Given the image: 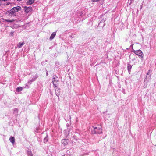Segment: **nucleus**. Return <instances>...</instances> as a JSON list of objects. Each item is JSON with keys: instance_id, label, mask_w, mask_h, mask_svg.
I'll return each instance as SVG.
<instances>
[{"instance_id": "1", "label": "nucleus", "mask_w": 156, "mask_h": 156, "mask_svg": "<svg viewBox=\"0 0 156 156\" xmlns=\"http://www.w3.org/2000/svg\"><path fill=\"white\" fill-rule=\"evenodd\" d=\"M91 133L92 134H101L102 133V130L101 126H98L97 127H93Z\"/></svg>"}, {"instance_id": "2", "label": "nucleus", "mask_w": 156, "mask_h": 156, "mask_svg": "<svg viewBox=\"0 0 156 156\" xmlns=\"http://www.w3.org/2000/svg\"><path fill=\"white\" fill-rule=\"evenodd\" d=\"M52 81L54 87H57L58 85V77L54 75L52 79Z\"/></svg>"}, {"instance_id": "3", "label": "nucleus", "mask_w": 156, "mask_h": 156, "mask_svg": "<svg viewBox=\"0 0 156 156\" xmlns=\"http://www.w3.org/2000/svg\"><path fill=\"white\" fill-rule=\"evenodd\" d=\"M133 52L135 54L139 56L140 58L142 59H143V54L141 50H138L136 51L133 50Z\"/></svg>"}, {"instance_id": "4", "label": "nucleus", "mask_w": 156, "mask_h": 156, "mask_svg": "<svg viewBox=\"0 0 156 156\" xmlns=\"http://www.w3.org/2000/svg\"><path fill=\"white\" fill-rule=\"evenodd\" d=\"M24 8L25 12L27 13H28L31 12L32 10V8L31 7L25 6Z\"/></svg>"}, {"instance_id": "5", "label": "nucleus", "mask_w": 156, "mask_h": 156, "mask_svg": "<svg viewBox=\"0 0 156 156\" xmlns=\"http://www.w3.org/2000/svg\"><path fill=\"white\" fill-rule=\"evenodd\" d=\"M8 13H9V15L11 17H13L16 16V12H14V11L12 9H11L9 11H8Z\"/></svg>"}, {"instance_id": "6", "label": "nucleus", "mask_w": 156, "mask_h": 156, "mask_svg": "<svg viewBox=\"0 0 156 156\" xmlns=\"http://www.w3.org/2000/svg\"><path fill=\"white\" fill-rule=\"evenodd\" d=\"M12 9L14 11V12H16V13L17 12H18L19 11L21 10V7L19 6H17L16 7H14Z\"/></svg>"}, {"instance_id": "7", "label": "nucleus", "mask_w": 156, "mask_h": 156, "mask_svg": "<svg viewBox=\"0 0 156 156\" xmlns=\"http://www.w3.org/2000/svg\"><path fill=\"white\" fill-rule=\"evenodd\" d=\"M69 140L67 139H63L61 140V143L64 146L67 145L69 143Z\"/></svg>"}, {"instance_id": "8", "label": "nucleus", "mask_w": 156, "mask_h": 156, "mask_svg": "<svg viewBox=\"0 0 156 156\" xmlns=\"http://www.w3.org/2000/svg\"><path fill=\"white\" fill-rule=\"evenodd\" d=\"M132 66L131 65H130V64H127V70H128L129 73V74H130L131 70V69H132Z\"/></svg>"}, {"instance_id": "9", "label": "nucleus", "mask_w": 156, "mask_h": 156, "mask_svg": "<svg viewBox=\"0 0 156 156\" xmlns=\"http://www.w3.org/2000/svg\"><path fill=\"white\" fill-rule=\"evenodd\" d=\"M60 88H58L57 89H55V93L56 95L59 98V96L60 95Z\"/></svg>"}, {"instance_id": "10", "label": "nucleus", "mask_w": 156, "mask_h": 156, "mask_svg": "<svg viewBox=\"0 0 156 156\" xmlns=\"http://www.w3.org/2000/svg\"><path fill=\"white\" fill-rule=\"evenodd\" d=\"M56 34V32H54L52 33L49 39L50 41L52 40L53 39H54L55 37V36Z\"/></svg>"}, {"instance_id": "11", "label": "nucleus", "mask_w": 156, "mask_h": 156, "mask_svg": "<svg viewBox=\"0 0 156 156\" xmlns=\"http://www.w3.org/2000/svg\"><path fill=\"white\" fill-rule=\"evenodd\" d=\"M25 43L24 42H20L17 44V47L19 48H20L22 47L24 45Z\"/></svg>"}, {"instance_id": "12", "label": "nucleus", "mask_w": 156, "mask_h": 156, "mask_svg": "<svg viewBox=\"0 0 156 156\" xmlns=\"http://www.w3.org/2000/svg\"><path fill=\"white\" fill-rule=\"evenodd\" d=\"M34 0H29L26 2V4L27 5H31L34 3Z\"/></svg>"}, {"instance_id": "13", "label": "nucleus", "mask_w": 156, "mask_h": 156, "mask_svg": "<svg viewBox=\"0 0 156 156\" xmlns=\"http://www.w3.org/2000/svg\"><path fill=\"white\" fill-rule=\"evenodd\" d=\"M9 140L13 144H14L15 142V138L14 137L11 136Z\"/></svg>"}, {"instance_id": "14", "label": "nucleus", "mask_w": 156, "mask_h": 156, "mask_svg": "<svg viewBox=\"0 0 156 156\" xmlns=\"http://www.w3.org/2000/svg\"><path fill=\"white\" fill-rule=\"evenodd\" d=\"M35 80L33 78H32V79H30L28 81V84L30 85L32 83L35 81Z\"/></svg>"}, {"instance_id": "15", "label": "nucleus", "mask_w": 156, "mask_h": 156, "mask_svg": "<svg viewBox=\"0 0 156 156\" xmlns=\"http://www.w3.org/2000/svg\"><path fill=\"white\" fill-rule=\"evenodd\" d=\"M151 71L150 70H149L148 71V72L147 74V76H146V77L144 80V83H145L146 81V80H147V78L148 77V76L149 75H150V73H151Z\"/></svg>"}, {"instance_id": "16", "label": "nucleus", "mask_w": 156, "mask_h": 156, "mask_svg": "<svg viewBox=\"0 0 156 156\" xmlns=\"http://www.w3.org/2000/svg\"><path fill=\"white\" fill-rule=\"evenodd\" d=\"M27 154L29 156H33L32 153L30 150H28L27 151Z\"/></svg>"}, {"instance_id": "17", "label": "nucleus", "mask_w": 156, "mask_h": 156, "mask_svg": "<svg viewBox=\"0 0 156 156\" xmlns=\"http://www.w3.org/2000/svg\"><path fill=\"white\" fill-rule=\"evenodd\" d=\"M23 88L20 87H18L16 89V91L17 92H19L22 91L23 90Z\"/></svg>"}, {"instance_id": "18", "label": "nucleus", "mask_w": 156, "mask_h": 156, "mask_svg": "<svg viewBox=\"0 0 156 156\" xmlns=\"http://www.w3.org/2000/svg\"><path fill=\"white\" fill-rule=\"evenodd\" d=\"M77 15L79 17H80L83 16V13L82 11H79L77 12Z\"/></svg>"}, {"instance_id": "19", "label": "nucleus", "mask_w": 156, "mask_h": 156, "mask_svg": "<svg viewBox=\"0 0 156 156\" xmlns=\"http://www.w3.org/2000/svg\"><path fill=\"white\" fill-rule=\"evenodd\" d=\"M44 143H47L48 141V135H47L45 137L44 139Z\"/></svg>"}, {"instance_id": "20", "label": "nucleus", "mask_w": 156, "mask_h": 156, "mask_svg": "<svg viewBox=\"0 0 156 156\" xmlns=\"http://www.w3.org/2000/svg\"><path fill=\"white\" fill-rule=\"evenodd\" d=\"M5 22H9V23H12L14 21V20H5Z\"/></svg>"}, {"instance_id": "21", "label": "nucleus", "mask_w": 156, "mask_h": 156, "mask_svg": "<svg viewBox=\"0 0 156 156\" xmlns=\"http://www.w3.org/2000/svg\"><path fill=\"white\" fill-rule=\"evenodd\" d=\"M151 77V75H148V77L147 78V80H146V81L145 83H147V81H148L150 79Z\"/></svg>"}, {"instance_id": "22", "label": "nucleus", "mask_w": 156, "mask_h": 156, "mask_svg": "<svg viewBox=\"0 0 156 156\" xmlns=\"http://www.w3.org/2000/svg\"><path fill=\"white\" fill-rule=\"evenodd\" d=\"M38 75L36 74L34 75L33 77V78L36 80V79L38 77Z\"/></svg>"}, {"instance_id": "23", "label": "nucleus", "mask_w": 156, "mask_h": 156, "mask_svg": "<svg viewBox=\"0 0 156 156\" xmlns=\"http://www.w3.org/2000/svg\"><path fill=\"white\" fill-rule=\"evenodd\" d=\"M29 85H30L28 82L25 84V86L24 87L25 88H29Z\"/></svg>"}, {"instance_id": "24", "label": "nucleus", "mask_w": 156, "mask_h": 156, "mask_svg": "<svg viewBox=\"0 0 156 156\" xmlns=\"http://www.w3.org/2000/svg\"><path fill=\"white\" fill-rule=\"evenodd\" d=\"M14 33V31H11L10 34V36H13Z\"/></svg>"}, {"instance_id": "25", "label": "nucleus", "mask_w": 156, "mask_h": 156, "mask_svg": "<svg viewBox=\"0 0 156 156\" xmlns=\"http://www.w3.org/2000/svg\"><path fill=\"white\" fill-rule=\"evenodd\" d=\"M100 0H92V1L93 2H97L99 1Z\"/></svg>"}, {"instance_id": "26", "label": "nucleus", "mask_w": 156, "mask_h": 156, "mask_svg": "<svg viewBox=\"0 0 156 156\" xmlns=\"http://www.w3.org/2000/svg\"><path fill=\"white\" fill-rule=\"evenodd\" d=\"M38 128H37L36 129V130L35 131L36 132H37V133H38Z\"/></svg>"}, {"instance_id": "27", "label": "nucleus", "mask_w": 156, "mask_h": 156, "mask_svg": "<svg viewBox=\"0 0 156 156\" xmlns=\"http://www.w3.org/2000/svg\"><path fill=\"white\" fill-rule=\"evenodd\" d=\"M105 22V20H101L100 21V23H102V22Z\"/></svg>"}, {"instance_id": "28", "label": "nucleus", "mask_w": 156, "mask_h": 156, "mask_svg": "<svg viewBox=\"0 0 156 156\" xmlns=\"http://www.w3.org/2000/svg\"><path fill=\"white\" fill-rule=\"evenodd\" d=\"M130 2L129 3V4H130L131 3H132V2H133V0H130Z\"/></svg>"}, {"instance_id": "29", "label": "nucleus", "mask_w": 156, "mask_h": 156, "mask_svg": "<svg viewBox=\"0 0 156 156\" xmlns=\"http://www.w3.org/2000/svg\"><path fill=\"white\" fill-rule=\"evenodd\" d=\"M69 37L72 38H73V37L71 35L69 36Z\"/></svg>"}, {"instance_id": "30", "label": "nucleus", "mask_w": 156, "mask_h": 156, "mask_svg": "<svg viewBox=\"0 0 156 156\" xmlns=\"http://www.w3.org/2000/svg\"><path fill=\"white\" fill-rule=\"evenodd\" d=\"M84 154L85 155H87L88 154L87 153H85Z\"/></svg>"}, {"instance_id": "31", "label": "nucleus", "mask_w": 156, "mask_h": 156, "mask_svg": "<svg viewBox=\"0 0 156 156\" xmlns=\"http://www.w3.org/2000/svg\"><path fill=\"white\" fill-rule=\"evenodd\" d=\"M48 71H47V72H46V76H48Z\"/></svg>"}, {"instance_id": "32", "label": "nucleus", "mask_w": 156, "mask_h": 156, "mask_svg": "<svg viewBox=\"0 0 156 156\" xmlns=\"http://www.w3.org/2000/svg\"><path fill=\"white\" fill-rule=\"evenodd\" d=\"M133 44L132 45H131L130 46V47H132V48H133Z\"/></svg>"}, {"instance_id": "33", "label": "nucleus", "mask_w": 156, "mask_h": 156, "mask_svg": "<svg viewBox=\"0 0 156 156\" xmlns=\"http://www.w3.org/2000/svg\"><path fill=\"white\" fill-rule=\"evenodd\" d=\"M17 110V109H15V110L14 111H16V110Z\"/></svg>"}, {"instance_id": "34", "label": "nucleus", "mask_w": 156, "mask_h": 156, "mask_svg": "<svg viewBox=\"0 0 156 156\" xmlns=\"http://www.w3.org/2000/svg\"><path fill=\"white\" fill-rule=\"evenodd\" d=\"M0 1H3V0H0Z\"/></svg>"}, {"instance_id": "35", "label": "nucleus", "mask_w": 156, "mask_h": 156, "mask_svg": "<svg viewBox=\"0 0 156 156\" xmlns=\"http://www.w3.org/2000/svg\"><path fill=\"white\" fill-rule=\"evenodd\" d=\"M131 55H130V56H129V58H130V57H131Z\"/></svg>"}, {"instance_id": "36", "label": "nucleus", "mask_w": 156, "mask_h": 156, "mask_svg": "<svg viewBox=\"0 0 156 156\" xmlns=\"http://www.w3.org/2000/svg\"><path fill=\"white\" fill-rule=\"evenodd\" d=\"M105 24L104 23V24L103 26H105Z\"/></svg>"}]
</instances>
